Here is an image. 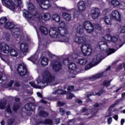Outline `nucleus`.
<instances>
[{
    "label": "nucleus",
    "mask_w": 125,
    "mask_h": 125,
    "mask_svg": "<svg viewBox=\"0 0 125 125\" xmlns=\"http://www.w3.org/2000/svg\"><path fill=\"white\" fill-rule=\"evenodd\" d=\"M9 49V46L8 45L3 43H0V52H3V53H5V54H8V53H9L10 51ZM0 57L7 64H10V61H9V60H8L7 58H5V59L2 58L1 57V54L0 53Z\"/></svg>",
    "instance_id": "6"
},
{
    "label": "nucleus",
    "mask_w": 125,
    "mask_h": 125,
    "mask_svg": "<svg viewBox=\"0 0 125 125\" xmlns=\"http://www.w3.org/2000/svg\"><path fill=\"white\" fill-rule=\"evenodd\" d=\"M68 69H69V70H72L73 71H75V70L77 69L76 64L74 63H71L68 66Z\"/></svg>",
    "instance_id": "32"
},
{
    "label": "nucleus",
    "mask_w": 125,
    "mask_h": 125,
    "mask_svg": "<svg viewBox=\"0 0 125 125\" xmlns=\"http://www.w3.org/2000/svg\"><path fill=\"white\" fill-rule=\"evenodd\" d=\"M5 39L7 42H8L10 39V38L9 37V35L7 34L6 35H5Z\"/></svg>",
    "instance_id": "62"
},
{
    "label": "nucleus",
    "mask_w": 125,
    "mask_h": 125,
    "mask_svg": "<svg viewBox=\"0 0 125 125\" xmlns=\"http://www.w3.org/2000/svg\"><path fill=\"white\" fill-rule=\"evenodd\" d=\"M88 79L91 82H93V81H94V75H92L91 76L89 77Z\"/></svg>",
    "instance_id": "60"
},
{
    "label": "nucleus",
    "mask_w": 125,
    "mask_h": 125,
    "mask_svg": "<svg viewBox=\"0 0 125 125\" xmlns=\"http://www.w3.org/2000/svg\"><path fill=\"white\" fill-rule=\"evenodd\" d=\"M95 58L94 66L98 65V64L100 63L101 61H102V59H101V54H98L95 57Z\"/></svg>",
    "instance_id": "23"
},
{
    "label": "nucleus",
    "mask_w": 125,
    "mask_h": 125,
    "mask_svg": "<svg viewBox=\"0 0 125 125\" xmlns=\"http://www.w3.org/2000/svg\"><path fill=\"white\" fill-rule=\"evenodd\" d=\"M119 33H122L123 34L125 33V26H121L118 29Z\"/></svg>",
    "instance_id": "42"
},
{
    "label": "nucleus",
    "mask_w": 125,
    "mask_h": 125,
    "mask_svg": "<svg viewBox=\"0 0 125 125\" xmlns=\"http://www.w3.org/2000/svg\"><path fill=\"white\" fill-rule=\"evenodd\" d=\"M74 122H75V119H72L71 120H70V121L68 122L67 125H73L74 124Z\"/></svg>",
    "instance_id": "59"
},
{
    "label": "nucleus",
    "mask_w": 125,
    "mask_h": 125,
    "mask_svg": "<svg viewBox=\"0 0 125 125\" xmlns=\"http://www.w3.org/2000/svg\"><path fill=\"white\" fill-rule=\"evenodd\" d=\"M6 111H7V113L11 114V110H10V106L8 104L6 107Z\"/></svg>",
    "instance_id": "51"
},
{
    "label": "nucleus",
    "mask_w": 125,
    "mask_h": 125,
    "mask_svg": "<svg viewBox=\"0 0 125 125\" xmlns=\"http://www.w3.org/2000/svg\"><path fill=\"white\" fill-rule=\"evenodd\" d=\"M55 80V76L51 74L48 70L46 69L44 70L42 73V77H39L37 82L38 85H36L35 82H29V84L34 88H43L45 87L48 83H52Z\"/></svg>",
    "instance_id": "2"
},
{
    "label": "nucleus",
    "mask_w": 125,
    "mask_h": 125,
    "mask_svg": "<svg viewBox=\"0 0 125 125\" xmlns=\"http://www.w3.org/2000/svg\"><path fill=\"white\" fill-rule=\"evenodd\" d=\"M9 53L10 55L13 57H17V56H18V52L14 49H11Z\"/></svg>",
    "instance_id": "24"
},
{
    "label": "nucleus",
    "mask_w": 125,
    "mask_h": 125,
    "mask_svg": "<svg viewBox=\"0 0 125 125\" xmlns=\"http://www.w3.org/2000/svg\"><path fill=\"white\" fill-rule=\"evenodd\" d=\"M94 94L93 93L91 92H87V94H86V97H90V96H92V95H94Z\"/></svg>",
    "instance_id": "57"
},
{
    "label": "nucleus",
    "mask_w": 125,
    "mask_h": 125,
    "mask_svg": "<svg viewBox=\"0 0 125 125\" xmlns=\"http://www.w3.org/2000/svg\"><path fill=\"white\" fill-rule=\"evenodd\" d=\"M115 51H117V50L109 48L107 50V53H108L107 55H110L112 54V53H114Z\"/></svg>",
    "instance_id": "43"
},
{
    "label": "nucleus",
    "mask_w": 125,
    "mask_h": 125,
    "mask_svg": "<svg viewBox=\"0 0 125 125\" xmlns=\"http://www.w3.org/2000/svg\"><path fill=\"white\" fill-rule=\"evenodd\" d=\"M19 108H20V106H19V105H18L17 104H16L14 105L13 110L15 112H16V111H17V110H18V109H19Z\"/></svg>",
    "instance_id": "45"
},
{
    "label": "nucleus",
    "mask_w": 125,
    "mask_h": 125,
    "mask_svg": "<svg viewBox=\"0 0 125 125\" xmlns=\"http://www.w3.org/2000/svg\"><path fill=\"white\" fill-rule=\"evenodd\" d=\"M110 16H105L104 18V21L106 24V25H111L112 22L111 21V19L109 18Z\"/></svg>",
    "instance_id": "26"
},
{
    "label": "nucleus",
    "mask_w": 125,
    "mask_h": 125,
    "mask_svg": "<svg viewBox=\"0 0 125 125\" xmlns=\"http://www.w3.org/2000/svg\"><path fill=\"white\" fill-rule=\"evenodd\" d=\"M40 30L41 34L44 35V36H46V35H47L48 33V30H47V28L44 26L40 27Z\"/></svg>",
    "instance_id": "25"
},
{
    "label": "nucleus",
    "mask_w": 125,
    "mask_h": 125,
    "mask_svg": "<svg viewBox=\"0 0 125 125\" xmlns=\"http://www.w3.org/2000/svg\"><path fill=\"white\" fill-rule=\"evenodd\" d=\"M88 61L86 58H81L78 61V64L80 65H85L87 63Z\"/></svg>",
    "instance_id": "28"
},
{
    "label": "nucleus",
    "mask_w": 125,
    "mask_h": 125,
    "mask_svg": "<svg viewBox=\"0 0 125 125\" xmlns=\"http://www.w3.org/2000/svg\"><path fill=\"white\" fill-rule=\"evenodd\" d=\"M2 3L12 11H15L19 6L21 7L22 1L21 0H2Z\"/></svg>",
    "instance_id": "4"
},
{
    "label": "nucleus",
    "mask_w": 125,
    "mask_h": 125,
    "mask_svg": "<svg viewBox=\"0 0 125 125\" xmlns=\"http://www.w3.org/2000/svg\"><path fill=\"white\" fill-rule=\"evenodd\" d=\"M74 17L77 18L80 16V12L78 11H75L73 14Z\"/></svg>",
    "instance_id": "47"
},
{
    "label": "nucleus",
    "mask_w": 125,
    "mask_h": 125,
    "mask_svg": "<svg viewBox=\"0 0 125 125\" xmlns=\"http://www.w3.org/2000/svg\"><path fill=\"white\" fill-rule=\"evenodd\" d=\"M62 17L66 20V21H71L72 20V15L67 13H63Z\"/></svg>",
    "instance_id": "22"
},
{
    "label": "nucleus",
    "mask_w": 125,
    "mask_h": 125,
    "mask_svg": "<svg viewBox=\"0 0 125 125\" xmlns=\"http://www.w3.org/2000/svg\"><path fill=\"white\" fill-rule=\"evenodd\" d=\"M123 66H124V69H125V64L124 63L123 64H121L120 65H119V66L118 67L119 70H121V69H122Z\"/></svg>",
    "instance_id": "64"
},
{
    "label": "nucleus",
    "mask_w": 125,
    "mask_h": 125,
    "mask_svg": "<svg viewBox=\"0 0 125 125\" xmlns=\"http://www.w3.org/2000/svg\"><path fill=\"white\" fill-rule=\"evenodd\" d=\"M111 82H112V80H105L104 81L103 84L104 85V86H106V87H107L108 86H109V85H110Z\"/></svg>",
    "instance_id": "41"
},
{
    "label": "nucleus",
    "mask_w": 125,
    "mask_h": 125,
    "mask_svg": "<svg viewBox=\"0 0 125 125\" xmlns=\"http://www.w3.org/2000/svg\"><path fill=\"white\" fill-rule=\"evenodd\" d=\"M31 61H32L34 64H36V63L39 62L38 58H37V57H35V56H33L31 58Z\"/></svg>",
    "instance_id": "40"
},
{
    "label": "nucleus",
    "mask_w": 125,
    "mask_h": 125,
    "mask_svg": "<svg viewBox=\"0 0 125 125\" xmlns=\"http://www.w3.org/2000/svg\"><path fill=\"white\" fill-rule=\"evenodd\" d=\"M35 104H27L25 105V109L26 111H33V110H35Z\"/></svg>",
    "instance_id": "19"
},
{
    "label": "nucleus",
    "mask_w": 125,
    "mask_h": 125,
    "mask_svg": "<svg viewBox=\"0 0 125 125\" xmlns=\"http://www.w3.org/2000/svg\"><path fill=\"white\" fill-rule=\"evenodd\" d=\"M112 122H113L112 121V119L111 117H109L107 119V124L108 125H111Z\"/></svg>",
    "instance_id": "54"
},
{
    "label": "nucleus",
    "mask_w": 125,
    "mask_h": 125,
    "mask_svg": "<svg viewBox=\"0 0 125 125\" xmlns=\"http://www.w3.org/2000/svg\"><path fill=\"white\" fill-rule=\"evenodd\" d=\"M62 66V64H61V62L58 61H56L52 65L53 69L55 72H58V71L61 69Z\"/></svg>",
    "instance_id": "14"
},
{
    "label": "nucleus",
    "mask_w": 125,
    "mask_h": 125,
    "mask_svg": "<svg viewBox=\"0 0 125 125\" xmlns=\"http://www.w3.org/2000/svg\"><path fill=\"white\" fill-rule=\"evenodd\" d=\"M83 29H85L88 34H91L94 30V27L90 21H86L84 22L83 25L79 24L77 26V32L78 34H82L83 33Z\"/></svg>",
    "instance_id": "3"
},
{
    "label": "nucleus",
    "mask_w": 125,
    "mask_h": 125,
    "mask_svg": "<svg viewBox=\"0 0 125 125\" xmlns=\"http://www.w3.org/2000/svg\"><path fill=\"white\" fill-rule=\"evenodd\" d=\"M71 57H72V58H73V59H76V58H78V54H77L76 53H73L71 55Z\"/></svg>",
    "instance_id": "58"
},
{
    "label": "nucleus",
    "mask_w": 125,
    "mask_h": 125,
    "mask_svg": "<svg viewBox=\"0 0 125 125\" xmlns=\"http://www.w3.org/2000/svg\"><path fill=\"white\" fill-rule=\"evenodd\" d=\"M52 19L53 21H55L57 22H59L61 20V18L58 14L55 13L52 15Z\"/></svg>",
    "instance_id": "20"
},
{
    "label": "nucleus",
    "mask_w": 125,
    "mask_h": 125,
    "mask_svg": "<svg viewBox=\"0 0 125 125\" xmlns=\"http://www.w3.org/2000/svg\"><path fill=\"white\" fill-rule=\"evenodd\" d=\"M52 121L50 119H46L44 121H41L38 124H52Z\"/></svg>",
    "instance_id": "37"
},
{
    "label": "nucleus",
    "mask_w": 125,
    "mask_h": 125,
    "mask_svg": "<svg viewBox=\"0 0 125 125\" xmlns=\"http://www.w3.org/2000/svg\"><path fill=\"white\" fill-rule=\"evenodd\" d=\"M5 80H6V75L3 73H2V75H0V83H3Z\"/></svg>",
    "instance_id": "33"
},
{
    "label": "nucleus",
    "mask_w": 125,
    "mask_h": 125,
    "mask_svg": "<svg viewBox=\"0 0 125 125\" xmlns=\"http://www.w3.org/2000/svg\"><path fill=\"white\" fill-rule=\"evenodd\" d=\"M100 16V10L97 8L94 9V19H97Z\"/></svg>",
    "instance_id": "29"
},
{
    "label": "nucleus",
    "mask_w": 125,
    "mask_h": 125,
    "mask_svg": "<svg viewBox=\"0 0 125 125\" xmlns=\"http://www.w3.org/2000/svg\"><path fill=\"white\" fill-rule=\"evenodd\" d=\"M89 14L93 17L94 16V10H92L89 12Z\"/></svg>",
    "instance_id": "55"
},
{
    "label": "nucleus",
    "mask_w": 125,
    "mask_h": 125,
    "mask_svg": "<svg viewBox=\"0 0 125 125\" xmlns=\"http://www.w3.org/2000/svg\"><path fill=\"white\" fill-rule=\"evenodd\" d=\"M117 41H118V38H117V37H111V39H110V42H117Z\"/></svg>",
    "instance_id": "52"
},
{
    "label": "nucleus",
    "mask_w": 125,
    "mask_h": 125,
    "mask_svg": "<svg viewBox=\"0 0 125 125\" xmlns=\"http://www.w3.org/2000/svg\"><path fill=\"white\" fill-rule=\"evenodd\" d=\"M95 28H96V29H97L98 30H101V27L99 24L95 25Z\"/></svg>",
    "instance_id": "61"
},
{
    "label": "nucleus",
    "mask_w": 125,
    "mask_h": 125,
    "mask_svg": "<svg viewBox=\"0 0 125 125\" xmlns=\"http://www.w3.org/2000/svg\"><path fill=\"white\" fill-rule=\"evenodd\" d=\"M81 49L84 56H89L92 53V48L90 44L87 43L81 46Z\"/></svg>",
    "instance_id": "8"
},
{
    "label": "nucleus",
    "mask_w": 125,
    "mask_h": 125,
    "mask_svg": "<svg viewBox=\"0 0 125 125\" xmlns=\"http://www.w3.org/2000/svg\"><path fill=\"white\" fill-rule=\"evenodd\" d=\"M6 106V102H0V108L4 109Z\"/></svg>",
    "instance_id": "44"
},
{
    "label": "nucleus",
    "mask_w": 125,
    "mask_h": 125,
    "mask_svg": "<svg viewBox=\"0 0 125 125\" xmlns=\"http://www.w3.org/2000/svg\"><path fill=\"white\" fill-rule=\"evenodd\" d=\"M39 116H40V117L45 118V117H47V116H48V113L45 111H41L39 112Z\"/></svg>",
    "instance_id": "34"
},
{
    "label": "nucleus",
    "mask_w": 125,
    "mask_h": 125,
    "mask_svg": "<svg viewBox=\"0 0 125 125\" xmlns=\"http://www.w3.org/2000/svg\"><path fill=\"white\" fill-rule=\"evenodd\" d=\"M27 8L29 11L31 12H33L34 10H35V6L33 3H30V2H27Z\"/></svg>",
    "instance_id": "30"
},
{
    "label": "nucleus",
    "mask_w": 125,
    "mask_h": 125,
    "mask_svg": "<svg viewBox=\"0 0 125 125\" xmlns=\"http://www.w3.org/2000/svg\"><path fill=\"white\" fill-rule=\"evenodd\" d=\"M20 49L21 52H27L28 51V44L25 42L21 43L20 45Z\"/></svg>",
    "instance_id": "18"
},
{
    "label": "nucleus",
    "mask_w": 125,
    "mask_h": 125,
    "mask_svg": "<svg viewBox=\"0 0 125 125\" xmlns=\"http://www.w3.org/2000/svg\"><path fill=\"white\" fill-rule=\"evenodd\" d=\"M125 2H123V3H119V5H118V7H119V8H120L121 9H124V7H125Z\"/></svg>",
    "instance_id": "49"
},
{
    "label": "nucleus",
    "mask_w": 125,
    "mask_h": 125,
    "mask_svg": "<svg viewBox=\"0 0 125 125\" xmlns=\"http://www.w3.org/2000/svg\"><path fill=\"white\" fill-rule=\"evenodd\" d=\"M112 36L110 35H106L104 37V40L106 42H111Z\"/></svg>",
    "instance_id": "36"
},
{
    "label": "nucleus",
    "mask_w": 125,
    "mask_h": 125,
    "mask_svg": "<svg viewBox=\"0 0 125 125\" xmlns=\"http://www.w3.org/2000/svg\"><path fill=\"white\" fill-rule=\"evenodd\" d=\"M110 3L115 7H118L119 5H120V2L118 0H112L110 1Z\"/></svg>",
    "instance_id": "31"
},
{
    "label": "nucleus",
    "mask_w": 125,
    "mask_h": 125,
    "mask_svg": "<svg viewBox=\"0 0 125 125\" xmlns=\"http://www.w3.org/2000/svg\"><path fill=\"white\" fill-rule=\"evenodd\" d=\"M63 64L64 65H69V59H66L63 61Z\"/></svg>",
    "instance_id": "53"
},
{
    "label": "nucleus",
    "mask_w": 125,
    "mask_h": 125,
    "mask_svg": "<svg viewBox=\"0 0 125 125\" xmlns=\"http://www.w3.org/2000/svg\"><path fill=\"white\" fill-rule=\"evenodd\" d=\"M36 1L42 9H47L51 7V3L49 0H36Z\"/></svg>",
    "instance_id": "9"
},
{
    "label": "nucleus",
    "mask_w": 125,
    "mask_h": 125,
    "mask_svg": "<svg viewBox=\"0 0 125 125\" xmlns=\"http://www.w3.org/2000/svg\"><path fill=\"white\" fill-rule=\"evenodd\" d=\"M77 7L80 12H83L86 9V6L85 5V2L83 1H80L77 4Z\"/></svg>",
    "instance_id": "12"
},
{
    "label": "nucleus",
    "mask_w": 125,
    "mask_h": 125,
    "mask_svg": "<svg viewBox=\"0 0 125 125\" xmlns=\"http://www.w3.org/2000/svg\"><path fill=\"white\" fill-rule=\"evenodd\" d=\"M58 113H60L61 115H64L65 114V110L63 108H60L57 111Z\"/></svg>",
    "instance_id": "46"
},
{
    "label": "nucleus",
    "mask_w": 125,
    "mask_h": 125,
    "mask_svg": "<svg viewBox=\"0 0 125 125\" xmlns=\"http://www.w3.org/2000/svg\"><path fill=\"white\" fill-rule=\"evenodd\" d=\"M104 91H100V92L96 93V95H98V96H100L102 93H104Z\"/></svg>",
    "instance_id": "63"
},
{
    "label": "nucleus",
    "mask_w": 125,
    "mask_h": 125,
    "mask_svg": "<svg viewBox=\"0 0 125 125\" xmlns=\"http://www.w3.org/2000/svg\"><path fill=\"white\" fill-rule=\"evenodd\" d=\"M94 66V61L93 60L92 61H91L89 64H87L85 66L84 69L85 71H87L88 70L91 69V68H92Z\"/></svg>",
    "instance_id": "27"
},
{
    "label": "nucleus",
    "mask_w": 125,
    "mask_h": 125,
    "mask_svg": "<svg viewBox=\"0 0 125 125\" xmlns=\"http://www.w3.org/2000/svg\"><path fill=\"white\" fill-rule=\"evenodd\" d=\"M7 21V19L5 17L0 18V25H3Z\"/></svg>",
    "instance_id": "35"
},
{
    "label": "nucleus",
    "mask_w": 125,
    "mask_h": 125,
    "mask_svg": "<svg viewBox=\"0 0 125 125\" xmlns=\"http://www.w3.org/2000/svg\"><path fill=\"white\" fill-rule=\"evenodd\" d=\"M86 39L82 37H76L74 38V42L78 44H83L85 43Z\"/></svg>",
    "instance_id": "13"
},
{
    "label": "nucleus",
    "mask_w": 125,
    "mask_h": 125,
    "mask_svg": "<svg viewBox=\"0 0 125 125\" xmlns=\"http://www.w3.org/2000/svg\"><path fill=\"white\" fill-rule=\"evenodd\" d=\"M58 105L60 107L61 106H64L65 105V103L62 102H58L57 103Z\"/></svg>",
    "instance_id": "56"
},
{
    "label": "nucleus",
    "mask_w": 125,
    "mask_h": 125,
    "mask_svg": "<svg viewBox=\"0 0 125 125\" xmlns=\"http://www.w3.org/2000/svg\"><path fill=\"white\" fill-rule=\"evenodd\" d=\"M14 23L8 22L5 24L4 28L7 30H11V34L15 38H18V35L20 34V31L18 28H14Z\"/></svg>",
    "instance_id": "5"
},
{
    "label": "nucleus",
    "mask_w": 125,
    "mask_h": 125,
    "mask_svg": "<svg viewBox=\"0 0 125 125\" xmlns=\"http://www.w3.org/2000/svg\"><path fill=\"white\" fill-rule=\"evenodd\" d=\"M41 64L43 67H45L48 65V59L45 57H43L41 59Z\"/></svg>",
    "instance_id": "21"
},
{
    "label": "nucleus",
    "mask_w": 125,
    "mask_h": 125,
    "mask_svg": "<svg viewBox=\"0 0 125 125\" xmlns=\"http://www.w3.org/2000/svg\"><path fill=\"white\" fill-rule=\"evenodd\" d=\"M99 45L101 50H106L108 49V44L105 41H101L99 42Z\"/></svg>",
    "instance_id": "17"
},
{
    "label": "nucleus",
    "mask_w": 125,
    "mask_h": 125,
    "mask_svg": "<svg viewBox=\"0 0 125 125\" xmlns=\"http://www.w3.org/2000/svg\"><path fill=\"white\" fill-rule=\"evenodd\" d=\"M14 83L13 81H10L7 84V87H12Z\"/></svg>",
    "instance_id": "50"
},
{
    "label": "nucleus",
    "mask_w": 125,
    "mask_h": 125,
    "mask_svg": "<svg viewBox=\"0 0 125 125\" xmlns=\"http://www.w3.org/2000/svg\"><path fill=\"white\" fill-rule=\"evenodd\" d=\"M64 94H67V99H71L73 97H75V95L72 94L71 93H67V92H64Z\"/></svg>",
    "instance_id": "38"
},
{
    "label": "nucleus",
    "mask_w": 125,
    "mask_h": 125,
    "mask_svg": "<svg viewBox=\"0 0 125 125\" xmlns=\"http://www.w3.org/2000/svg\"><path fill=\"white\" fill-rule=\"evenodd\" d=\"M64 92L61 90V89H58L56 91H55L53 94H65V92L63 93Z\"/></svg>",
    "instance_id": "39"
},
{
    "label": "nucleus",
    "mask_w": 125,
    "mask_h": 125,
    "mask_svg": "<svg viewBox=\"0 0 125 125\" xmlns=\"http://www.w3.org/2000/svg\"><path fill=\"white\" fill-rule=\"evenodd\" d=\"M66 23L62 21L59 24L60 28L53 27L49 30V34L51 38L57 39V42H68L69 38H68V30L66 27Z\"/></svg>",
    "instance_id": "1"
},
{
    "label": "nucleus",
    "mask_w": 125,
    "mask_h": 125,
    "mask_svg": "<svg viewBox=\"0 0 125 125\" xmlns=\"http://www.w3.org/2000/svg\"><path fill=\"white\" fill-rule=\"evenodd\" d=\"M17 71L20 76H25L27 74V67L25 65L22 64H19Z\"/></svg>",
    "instance_id": "11"
},
{
    "label": "nucleus",
    "mask_w": 125,
    "mask_h": 125,
    "mask_svg": "<svg viewBox=\"0 0 125 125\" xmlns=\"http://www.w3.org/2000/svg\"><path fill=\"white\" fill-rule=\"evenodd\" d=\"M109 17L111 19H114L117 21H119V22H121V13L117 10L113 11Z\"/></svg>",
    "instance_id": "10"
},
{
    "label": "nucleus",
    "mask_w": 125,
    "mask_h": 125,
    "mask_svg": "<svg viewBox=\"0 0 125 125\" xmlns=\"http://www.w3.org/2000/svg\"><path fill=\"white\" fill-rule=\"evenodd\" d=\"M13 123H14V119H9L8 120V121H7V124L9 125H13Z\"/></svg>",
    "instance_id": "48"
},
{
    "label": "nucleus",
    "mask_w": 125,
    "mask_h": 125,
    "mask_svg": "<svg viewBox=\"0 0 125 125\" xmlns=\"http://www.w3.org/2000/svg\"><path fill=\"white\" fill-rule=\"evenodd\" d=\"M22 12L23 16L25 18L34 20V21H37V22H41V18L40 17V15L38 13H36V15H33L31 14V13H29V11L26 9H23L22 10Z\"/></svg>",
    "instance_id": "7"
},
{
    "label": "nucleus",
    "mask_w": 125,
    "mask_h": 125,
    "mask_svg": "<svg viewBox=\"0 0 125 125\" xmlns=\"http://www.w3.org/2000/svg\"><path fill=\"white\" fill-rule=\"evenodd\" d=\"M111 69V66H108L106 69L105 71H104L101 73H98L95 74V79H100V78H103V77H105L107 75V72L106 71H109Z\"/></svg>",
    "instance_id": "15"
},
{
    "label": "nucleus",
    "mask_w": 125,
    "mask_h": 125,
    "mask_svg": "<svg viewBox=\"0 0 125 125\" xmlns=\"http://www.w3.org/2000/svg\"><path fill=\"white\" fill-rule=\"evenodd\" d=\"M42 19L44 21H47L49 20L51 17V14L49 12L42 13L41 14Z\"/></svg>",
    "instance_id": "16"
}]
</instances>
